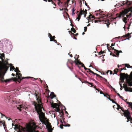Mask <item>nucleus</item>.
<instances>
[{"instance_id":"dca6fc26","label":"nucleus","mask_w":132,"mask_h":132,"mask_svg":"<svg viewBox=\"0 0 132 132\" xmlns=\"http://www.w3.org/2000/svg\"><path fill=\"white\" fill-rule=\"evenodd\" d=\"M87 70H89V71H87V72H89V73L90 75H91L90 73H92L93 74V75H96V76L98 75V74H97L96 73H94L93 71H91L90 69L88 68V69H87Z\"/></svg>"},{"instance_id":"052dcab7","label":"nucleus","mask_w":132,"mask_h":132,"mask_svg":"<svg viewBox=\"0 0 132 132\" xmlns=\"http://www.w3.org/2000/svg\"><path fill=\"white\" fill-rule=\"evenodd\" d=\"M100 93L101 94H104V93H102V91H101L100 92Z\"/></svg>"},{"instance_id":"4be33fe9","label":"nucleus","mask_w":132,"mask_h":132,"mask_svg":"<svg viewBox=\"0 0 132 132\" xmlns=\"http://www.w3.org/2000/svg\"><path fill=\"white\" fill-rule=\"evenodd\" d=\"M60 104L61 105V108H62V109H63L65 111L66 110V108H65V106L62 105L61 103Z\"/></svg>"},{"instance_id":"72a5a7b5","label":"nucleus","mask_w":132,"mask_h":132,"mask_svg":"<svg viewBox=\"0 0 132 132\" xmlns=\"http://www.w3.org/2000/svg\"><path fill=\"white\" fill-rule=\"evenodd\" d=\"M63 10H65V12H68V10L67 8H65L63 9Z\"/></svg>"},{"instance_id":"774afa93","label":"nucleus","mask_w":132,"mask_h":132,"mask_svg":"<svg viewBox=\"0 0 132 132\" xmlns=\"http://www.w3.org/2000/svg\"><path fill=\"white\" fill-rule=\"evenodd\" d=\"M60 122L62 124H63V122L61 120H60Z\"/></svg>"},{"instance_id":"e433bc0d","label":"nucleus","mask_w":132,"mask_h":132,"mask_svg":"<svg viewBox=\"0 0 132 132\" xmlns=\"http://www.w3.org/2000/svg\"><path fill=\"white\" fill-rule=\"evenodd\" d=\"M108 83L109 84V85L108 86L109 87V88H113L112 87V86H111V85L109 84V82H108Z\"/></svg>"},{"instance_id":"a19ab883","label":"nucleus","mask_w":132,"mask_h":132,"mask_svg":"<svg viewBox=\"0 0 132 132\" xmlns=\"http://www.w3.org/2000/svg\"><path fill=\"white\" fill-rule=\"evenodd\" d=\"M108 71H110V75H111L112 74H113V73L112 71H111V70H109Z\"/></svg>"},{"instance_id":"f3484780","label":"nucleus","mask_w":132,"mask_h":132,"mask_svg":"<svg viewBox=\"0 0 132 132\" xmlns=\"http://www.w3.org/2000/svg\"><path fill=\"white\" fill-rule=\"evenodd\" d=\"M80 11H82L83 12V14L84 15V17H86V14H87V10L86 9H85V10L84 11V10H82V9H81V10H80Z\"/></svg>"},{"instance_id":"39448f33","label":"nucleus","mask_w":132,"mask_h":132,"mask_svg":"<svg viewBox=\"0 0 132 132\" xmlns=\"http://www.w3.org/2000/svg\"><path fill=\"white\" fill-rule=\"evenodd\" d=\"M124 66H125V67L123 68H119V69H118L117 68L115 69L113 71L114 73H113V75H114V74H117V73L119 70L122 71L123 70H126V67L127 68H131L132 67L131 66H130L128 64H124L122 65H118V67L119 68L120 67L122 68Z\"/></svg>"},{"instance_id":"8fccbe9b","label":"nucleus","mask_w":132,"mask_h":132,"mask_svg":"<svg viewBox=\"0 0 132 132\" xmlns=\"http://www.w3.org/2000/svg\"><path fill=\"white\" fill-rule=\"evenodd\" d=\"M93 88H95V89L96 90H97L98 91V92H99L100 91V90L98 89H97V88H96L95 86H94Z\"/></svg>"},{"instance_id":"09e8293b","label":"nucleus","mask_w":132,"mask_h":132,"mask_svg":"<svg viewBox=\"0 0 132 132\" xmlns=\"http://www.w3.org/2000/svg\"><path fill=\"white\" fill-rule=\"evenodd\" d=\"M63 126H61V124L60 126V128H61L62 129H63Z\"/></svg>"},{"instance_id":"bf43d9fd","label":"nucleus","mask_w":132,"mask_h":132,"mask_svg":"<svg viewBox=\"0 0 132 132\" xmlns=\"http://www.w3.org/2000/svg\"><path fill=\"white\" fill-rule=\"evenodd\" d=\"M53 41H54V42L56 43H57V41L56 40L54 39L53 40Z\"/></svg>"},{"instance_id":"412c9836","label":"nucleus","mask_w":132,"mask_h":132,"mask_svg":"<svg viewBox=\"0 0 132 132\" xmlns=\"http://www.w3.org/2000/svg\"><path fill=\"white\" fill-rule=\"evenodd\" d=\"M126 103L130 106L131 107V108L132 109V103L129 102H127Z\"/></svg>"},{"instance_id":"c85d7f7f","label":"nucleus","mask_w":132,"mask_h":132,"mask_svg":"<svg viewBox=\"0 0 132 132\" xmlns=\"http://www.w3.org/2000/svg\"><path fill=\"white\" fill-rule=\"evenodd\" d=\"M89 79L91 80H93L94 81H95V82L96 83H97L98 82L96 81L95 79H93V78H90L89 77Z\"/></svg>"},{"instance_id":"7c9ffc66","label":"nucleus","mask_w":132,"mask_h":132,"mask_svg":"<svg viewBox=\"0 0 132 132\" xmlns=\"http://www.w3.org/2000/svg\"><path fill=\"white\" fill-rule=\"evenodd\" d=\"M55 38V36H52V37L51 38V39L50 40V41H53V40Z\"/></svg>"},{"instance_id":"9b49d317","label":"nucleus","mask_w":132,"mask_h":132,"mask_svg":"<svg viewBox=\"0 0 132 132\" xmlns=\"http://www.w3.org/2000/svg\"><path fill=\"white\" fill-rule=\"evenodd\" d=\"M117 109L118 110H119V109H121L122 111L123 112V113H121V115L122 116H123V115H125V113H126L127 111H129L128 110H125L123 107H121L120 106H119V108L118 106V107L117 108Z\"/></svg>"},{"instance_id":"473e14b6","label":"nucleus","mask_w":132,"mask_h":132,"mask_svg":"<svg viewBox=\"0 0 132 132\" xmlns=\"http://www.w3.org/2000/svg\"><path fill=\"white\" fill-rule=\"evenodd\" d=\"M105 23L106 24V23H109V20H105Z\"/></svg>"},{"instance_id":"ea45409f","label":"nucleus","mask_w":132,"mask_h":132,"mask_svg":"<svg viewBox=\"0 0 132 132\" xmlns=\"http://www.w3.org/2000/svg\"><path fill=\"white\" fill-rule=\"evenodd\" d=\"M101 59V60L102 62H103L105 61V60L104 59V58H100Z\"/></svg>"},{"instance_id":"20e7f679","label":"nucleus","mask_w":132,"mask_h":132,"mask_svg":"<svg viewBox=\"0 0 132 132\" xmlns=\"http://www.w3.org/2000/svg\"><path fill=\"white\" fill-rule=\"evenodd\" d=\"M75 60L74 61H70L69 60H68V62L71 64L72 65L73 63H75V65L76 66H77V67L79 68H80V67L79 65H81V67H84V69L85 70H87L88 69V68H86L84 66V64L82 62L79 60L78 59V58H75Z\"/></svg>"},{"instance_id":"5fc2aeb1","label":"nucleus","mask_w":132,"mask_h":132,"mask_svg":"<svg viewBox=\"0 0 132 132\" xmlns=\"http://www.w3.org/2000/svg\"><path fill=\"white\" fill-rule=\"evenodd\" d=\"M0 113L1 114V116H2V117L4 116V117H6V118H7V117H6L3 114L1 113Z\"/></svg>"},{"instance_id":"cd10ccee","label":"nucleus","mask_w":132,"mask_h":132,"mask_svg":"<svg viewBox=\"0 0 132 132\" xmlns=\"http://www.w3.org/2000/svg\"><path fill=\"white\" fill-rule=\"evenodd\" d=\"M1 123H2V124L4 126V129L5 130V128H6V127H5V122H4L3 123H2V122L1 121H0Z\"/></svg>"},{"instance_id":"c756f323","label":"nucleus","mask_w":132,"mask_h":132,"mask_svg":"<svg viewBox=\"0 0 132 132\" xmlns=\"http://www.w3.org/2000/svg\"><path fill=\"white\" fill-rule=\"evenodd\" d=\"M48 1L49 2H51L55 6H56V4L53 2L52 0H48Z\"/></svg>"},{"instance_id":"680f3d73","label":"nucleus","mask_w":132,"mask_h":132,"mask_svg":"<svg viewBox=\"0 0 132 132\" xmlns=\"http://www.w3.org/2000/svg\"><path fill=\"white\" fill-rule=\"evenodd\" d=\"M121 99H122V100H124L123 99V97L121 96L119 97Z\"/></svg>"},{"instance_id":"6ab92c4d","label":"nucleus","mask_w":132,"mask_h":132,"mask_svg":"<svg viewBox=\"0 0 132 132\" xmlns=\"http://www.w3.org/2000/svg\"><path fill=\"white\" fill-rule=\"evenodd\" d=\"M50 95L52 97V98L56 97V95L54 94V92H52L51 93Z\"/></svg>"},{"instance_id":"c9c22d12","label":"nucleus","mask_w":132,"mask_h":132,"mask_svg":"<svg viewBox=\"0 0 132 132\" xmlns=\"http://www.w3.org/2000/svg\"><path fill=\"white\" fill-rule=\"evenodd\" d=\"M87 29V27H84V30L85 32H86Z\"/></svg>"},{"instance_id":"603ef678","label":"nucleus","mask_w":132,"mask_h":132,"mask_svg":"<svg viewBox=\"0 0 132 132\" xmlns=\"http://www.w3.org/2000/svg\"><path fill=\"white\" fill-rule=\"evenodd\" d=\"M85 4L86 6H87L89 8V7L88 5L87 4V3H86V2H85Z\"/></svg>"},{"instance_id":"13d9d810","label":"nucleus","mask_w":132,"mask_h":132,"mask_svg":"<svg viewBox=\"0 0 132 132\" xmlns=\"http://www.w3.org/2000/svg\"><path fill=\"white\" fill-rule=\"evenodd\" d=\"M77 19H78V21H79V20L80 19V18H79V17H78L77 18Z\"/></svg>"},{"instance_id":"79ce46f5","label":"nucleus","mask_w":132,"mask_h":132,"mask_svg":"<svg viewBox=\"0 0 132 132\" xmlns=\"http://www.w3.org/2000/svg\"><path fill=\"white\" fill-rule=\"evenodd\" d=\"M110 23H106V24H107V26L108 28L109 27V25H110Z\"/></svg>"},{"instance_id":"c03bdc74","label":"nucleus","mask_w":132,"mask_h":132,"mask_svg":"<svg viewBox=\"0 0 132 132\" xmlns=\"http://www.w3.org/2000/svg\"><path fill=\"white\" fill-rule=\"evenodd\" d=\"M67 66H68V67L69 68V69H70V70H71L72 71V69L70 67H69V66H68V64H67Z\"/></svg>"},{"instance_id":"0e129e2a","label":"nucleus","mask_w":132,"mask_h":132,"mask_svg":"<svg viewBox=\"0 0 132 132\" xmlns=\"http://www.w3.org/2000/svg\"><path fill=\"white\" fill-rule=\"evenodd\" d=\"M117 93V95H118V96H119V97L120 96V94H119V93H117H117Z\"/></svg>"},{"instance_id":"393cba45","label":"nucleus","mask_w":132,"mask_h":132,"mask_svg":"<svg viewBox=\"0 0 132 132\" xmlns=\"http://www.w3.org/2000/svg\"><path fill=\"white\" fill-rule=\"evenodd\" d=\"M63 126L64 127H69L70 126V125L67 124H66V123H65L63 125Z\"/></svg>"},{"instance_id":"7ed1b4c3","label":"nucleus","mask_w":132,"mask_h":132,"mask_svg":"<svg viewBox=\"0 0 132 132\" xmlns=\"http://www.w3.org/2000/svg\"><path fill=\"white\" fill-rule=\"evenodd\" d=\"M35 111L38 115V117L40 121L43 123V120L45 118L44 113L42 111V109L44 110V109L41 106L38 105H35Z\"/></svg>"},{"instance_id":"f257e3e1","label":"nucleus","mask_w":132,"mask_h":132,"mask_svg":"<svg viewBox=\"0 0 132 132\" xmlns=\"http://www.w3.org/2000/svg\"><path fill=\"white\" fill-rule=\"evenodd\" d=\"M12 65L11 64H10L7 61L3 63L0 61V81L2 82H10L12 81H18L19 83L20 81L23 79L29 78H32L31 77H23L22 76V75L19 72L20 71L19 70V68L17 67H16V69L13 66L11 67L10 68V71H13V70H14V71L16 72V77H12L9 79H7L6 80H3L4 79V76L5 75L6 72L7 70L10 66H11ZM33 79L35 80L36 79L32 78Z\"/></svg>"},{"instance_id":"2eb2a0df","label":"nucleus","mask_w":132,"mask_h":132,"mask_svg":"<svg viewBox=\"0 0 132 132\" xmlns=\"http://www.w3.org/2000/svg\"><path fill=\"white\" fill-rule=\"evenodd\" d=\"M122 53L121 51H118L117 50H115L114 53L113 54V56L116 57H118L119 55V53Z\"/></svg>"},{"instance_id":"bb28decb","label":"nucleus","mask_w":132,"mask_h":132,"mask_svg":"<svg viewBox=\"0 0 132 132\" xmlns=\"http://www.w3.org/2000/svg\"><path fill=\"white\" fill-rule=\"evenodd\" d=\"M85 83H88L89 84L91 85V86H90L91 87H92L93 86V85H92V83L89 82L88 81H86L85 82Z\"/></svg>"},{"instance_id":"ddd939ff","label":"nucleus","mask_w":132,"mask_h":132,"mask_svg":"<svg viewBox=\"0 0 132 132\" xmlns=\"http://www.w3.org/2000/svg\"><path fill=\"white\" fill-rule=\"evenodd\" d=\"M130 37V34L128 33L126 35H123L121 37V39H122V40H125L127 39H129V37Z\"/></svg>"},{"instance_id":"de8ad7c7","label":"nucleus","mask_w":132,"mask_h":132,"mask_svg":"<svg viewBox=\"0 0 132 132\" xmlns=\"http://www.w3.org/2000/svg\"><path fill=\"white\" fill-rule=\"evenodd\" d=\"M62 118V119L63 120V122L64 123H65V122L64 121V119H65V118Z\"/></svg>"},{"instance_id":"9d476101","label":"nucleus","mask_w":132,"mask_h":132,"mask_svg":"<svg viewBox=\"0 0 132 132\" xmlns=\"http://www.w3.org/2000/svg\"><path fill=\"white\" fill-rule=\"evenodd\" d=\"M128 11L127 10L125 9L120 14H119L118 17L119 18H120L121 16L124 17L128 13Z\"/></svg>"},{"instance_id":"aec40b11","label":"nucleus","mask_w":132,"mask_h":132,"mask_svg":"<svg viewBox=\"0 0 132 132\" xmlns=\"http://www.w3.org/2000/svg\"><path fill=\"white\" fill-rule=\"evenodd\" d=\"M83 14V12L82 11H80V12L79 13V14L78 15V17L80 18L81 16V15Z\"/></svg>"},{"instance_id":"6e6552de","label":"nucleus","mask_w":132,"mask_h":132,"mask_svg":"<svg viewBox=\"0 0 132 132\" xmlns=\"http://www.w3.org/2000/svg\"><path fill=\"white\" fill-rule=\"evenodd\" d=\"M124 116L126 117L128 120L127 121V122H128L129 120L132 121V118L131 117L130 112L129 111H127L126 113H125Z\"/></svg>"},{"instance_id":"37998d69","label":"nucleus","mask_w":132,"mask_h":132,"mask_svg":"<svg viewBox=\"0 0 132 132\" xmlns=\"http://www.w3.org/2000/svg\"><path fill=\"white\" fill-rule=\"evenodd\" d=\"M112 89H113V90L116 93H117V91H116V89L114 88H113H113H112Z\"/></svg>"},{"instance_id":"a878e982","label":"nucleus","mask_w":132,"mask_h":132,"mask_svg":"<svg viewBox=\"0 0 132 132\" xmlns=\"http://www.w3.org/2000/svg\"><path fill=\"white\" fill-rule=\"evenodd\" d=\"M0 55L1 56H0V58H4L5 55L4 53L0 54Z\"/></svg>"},{"instance_id":"1a4fd4ad","label":"nucleus","mask_w":132,"mask_h":132,"mask_svg":"<svg viewBox=\"0 0 132 132\" xmlns=\"http://www.w3.org/2000/svg\"><path fill=\"white\" fill-rule=\"evenodd\" d=\"M105 52L104 51H100L99 53H97V54H95V55L96 56H97L98 57H102V58H104V56H105V54H104L105 53Z\"/></svg>"},{"instance_id":"f704fd0d","label":"nucleus","mask_w":132,"mask_h":132,"mask_svg":"<svg viewBox=\"0 0 132 132\" xmlns=\"http://www.w3.org/2000/svg\"><path fill=\"white\" fill-rule=\"evenodd\" d=\"M48 36L50 38V39H51V38L52 37V35L50 33L48 34Z\"/></svg>"},{"instance_id":"b1692460","label":"nucleus","mask_w":132,"mask_h":132,"mask_svg":"<svg viewBox=\"0 0 132 132\" xmlns=\"http://www.w3.org/2000/svg\"><path fill=\"white\" fill-rule=\"evenodd\" d=\"M89 18L90 19L91 18H94V16L90 14V15L89 16Z\"/></svg>"},{"instance_id":"f8f14e48","label":"nucleus","mask_w":132,"mask_h":132,"mask_svg":"<svg viewBox=\"0 0 132 132\" xmlns=\"http://www.w3.org/2000/svg\"><path fill=\"white\" fill-rule=\"evenodd\" d=\"M126 15V17H125V16L123 17V20L125 23H127L126 21L127 20V18H129L130 16H132V15H131V13H129V14H127Z\"/></svg>"},{"instance_id":"2f4dec72","label":"nucleus","mask_w":132,"mask_h":132,"mask_svg":"<svg viewBox=\"0 0 132 132\" xmlns=\"http://www.w3.org/2000/svg\"><path fill=\"white\" fill-rule=\"evenodd\" d=\"M127 87H126V88H125V90L126 91V92H132V91H130V90H129L128 89V88H127Z\"/></svg>"},{"instance_id":"a18cd8bd","label":"nucleus","mask_w":132,"mask_h":132,"mask_svg":"<svg viewBox=\"0 0 132 132\" xmlns=\"http://www.w3.org/2000/svg\"><path fill=\"white\" fill-rule=\"evenodd\" d=\"M130 24H129L128 25V27L127 28V29H129V27L130 26Z\"/></svg>"},{"instance_id":"5701e85b","label":"nucleus","mask_w":132,"mask_h":132,"mask_svg":"<svg viewBox=\"0 0 132 132\" xmlns=\"http://www.w3.org/2000/svg\"><path fill=\"white\" fill-rule=\"evenodd\" d=\"M71 30L74 33H75L76 32V30L73 27H72L71 28Z\"/></svg>"},{"instance_id":"338daca9","label":"nucleus","mask_w":132,"mask_h":132,"mask_svg":"<svg viewBox=\"0 0 132 132\" xmlns=\"http://www.w3.org/2000/svg\"><path fill=\"white\" fill-rule=\"evenodd\" d=\"M115 43L114 44L112 43L111 45V46H114L115 45Z\"/></svg>"},{"instance_id":"864d4df0","label":"nucleus","mask_w":132,"mask_h":132,"mask_svg":"<svg viewBox=\"0 0 132 132\" xmlns=\"http://www.w3.org/2000/svg\"><path fill=\"white\" fill-rule=\"evenodd\" d=\"M0 113L1 114V116H2V117L4 116V117H6V118H7V117H6L3 114L1 113Z\"/></svg>"},{"instance_id":"49530a36","label":"nucleus","mask_w":132,"mask_h":132,"mask_svg":"<svg viewBox=\"0 0 132 132\" xmlns=\"http://www.w3.org/2000/svg\"><path fill=\"white\" fill-rule=\"evenodd\" d=\"M106 97L107 98H108L109 100H110V101H112V99H110V98L108 97V96Z\"/></svg>"},{"instance_id":"4d7b16f0","label":"nucleus","mask_w":132,"mask_h":132,"mask_svg":"<svg viewBox=\"0 0 132 132\" xmlns=\"http://www.w3.org/2000/svg\"><path fill=\"white\" fill-rule=\"evenodd\" d=\"M110 47H111L112 49L113 50H114V51H115V50H116V49H115L114 47H112L111 46H110Z\"/></svg>"},{"instance_id":"4c0bfd02","label":"nucleus","mask_w":132,"mask_h":132,"mask_svg":"<svg viewBox=\"0 0 132 132\" xmlns=\"http://www.w3.org/2000/svg\"><path fill=\"white\" fill-rule=\"evenodd\" d=\"M58 4V5L60 6V7H62V5H61V4H60V2H58L57 3Z\"/></svg>"},{"instance_id":"58836bf2","label":"nucleus","mask_w":132,"mask_h":132,"mask_svg":"<svg viewBox=\"0 0 132 132\" xmlns=\"http://www.w3.org/2000/svg\"><path fill=\"white\" fill-rule=\"evenodd\" d=\"M79 56L78 55H76L75 56L74 58H79Z\"/></svg>"},{"instance_id":"69168bd1","label":"nucleus","mask_w":132,"mask_h":132,"mask_svg":"<svg viewBox=\"0 0 132 132\" xmlns=\"http://www.w3.org/2000/svg\"><path fill=\"white\" fill-rule=\"evenodd\" d=\"M112 103H115V104H116L117 105H118L116 103H115L114 101H113L112 100V101H111Z\"/></svg>"},{"instance_id":"4468645a","label":"nucleus","mask_w":132,"mask_h":132,"mask_svg":"<svg viewBox=\"0 0 132 132\" xmlns=\"http://www.w3.org/2000/svg\"><path fill=\"white\" fill-rule=\"evenodd\" d=\"M20 109H19V107L18 108V109L20 111L22 109H25L26 110H28V107H27L26 106H25L24 105H20Z\"/></svg>"},{"instance_id":"e2e57ef3","label":"nucleus","mask_w":132,"mask_h":132,"mask_svg":"<svg viewBox=\"0 0 132 132\" xmlns=\"http://www.w3.org/2000/svg\"><path fill=\"white\" fill-rule=\"evenodd\" d=\"M78 35V33H77L76 34H75V35H75V36H77V35Z\"/></svg>"},{"instance_id":"f03ea898","label":"nucleus","mask_w":132,"mask_h":132,"mask_svg":"<svg viewBox=\"0 0 132 132\" xmlns=\"http://www.w3.org/2000/svg\"><path fill=\"white\" fill-rule=\"evenodd\" d=\"M120 78L121 80L122 83H124L123 86L122 85V84L119 83V85L120 87V90H122V88H126L127 87L128 89L130 91H132V88L128 87V86L131 87L132 86V72H131L130 76H129L127 74H126L125 73H122L120 72Z\"/></svg>"},{"instance_id":"a211bd4d","label":"nucleus","mask_w":132,"mask_h":132,"mask_svg":"<svg viewBox=\"0 0 132 132\" xmlns=\"http://www.w3.org/2000/svg\"><path fill=\"white\" fill-rule=\"evenodd\" d=\"M97 77H98L99 78H102V79H103L106 82H107L108 83V82L106 80V79H105V78L103 77H102V76H100V75H98V76H97Z\"/></svg>"},{"instance_id":"423d86ee","label":"nucleus","mask_w":132,"mask_h":132,"mask_svg":"<svg viewBox=\"0 0 132 132\" xmlns=\"http://www.w3.org/2000/svg\"><path fill=\"white\" fill-rule=\"evenodd\" d=\"M125 4L127 5L128 6H131V7L128 9H126L127 10L128 13H130L132 14V1H130L129 0H127L126 2L123 1L122 2L121 4L119 5L121 6H122Z\"/></svg>"},{"instance_id":"3c124183","label":"nucleus","mask_w":132,"mask_h":132,"mask_svg":"<svg viewBox=\"0 0 132 132\" xmlns=\"http://www.w3.org/2000/svg\"><path fill=\"white\" fill-rule=\"evenodd\" d=\"M67 4V2H65L64 3V7H66V6H65V5Z\"/></svg>"},{"instance_id":"0eeeda50","label":"nucleus","mask_w":132,"mask_h":132,"mask_svg":"<svg viewBox=\"0 0 132 132\" xmlns=\"http://www.w3.org/2000/svg\"><path fill=\"white\" fill-rule=\"evenodd\" d=\"M97 12L99 13L98 14L100 15V16L99 17L100 18H106L108 16V15H105L104 14H102V13L103 12L100 9L97 11Z\"/></svg>"},{"instance_id":"6e6d98bb","label":"nucleus","mask_w":132,"mask_h":132,"mask_svg":"<svg viewBox=\"0 0 132 132\" xmlns=\"http://www.w3.org/2000/svg\"><path fill=\"white\" fill-rule=\"evenodd\" d=\"M70 0H67V1L66 2H67V5H68V3H69Z\"/></svg>"}]
</instances>
